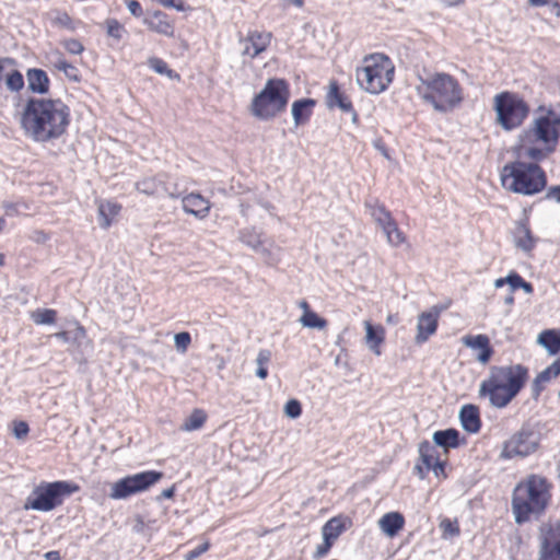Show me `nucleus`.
Wrapping results in <instances>:
<instances>
[{"label":"nucleus","mask_w":560,"mask_h":560,"mask_svg":"<svg viewBox=\"0 0 560 560\" xmlns=\"http://www.w3.org/2000/svg\"><path fill=\"white\" fill-rule=\"evenodd\" d=\"M150 68L159 74L166 75L170 79L179 80V74L168 68L167 63L158 57H151L148 60Z\"/></svg>","instance_id":"obj_37"},{"label":"nucleus","mask_w":560,"mask_h":560,"mask_svg":"<svg viewBox=\"0 0 560 560\" xmlns=\"http://www.w3.org/2000/svg\"><path fill=\"white\" fill-rule=\"evenodd\" d=\"M241 241L256 250L257 253L261 255H269L268 250L262 246V241L260 238L259 234H256L254 232L244 231L241 234Z\"/></svg>","instance_id":"obj_36"},{"label":"nucleus","mask_w":560,"mask_h":560,"mask_svg":"<svg viewBox=\"0 0 560 560\" xmlns=\"http://www.w3.org/2000/svg\"><path fill=\"white\" fill-rule=\"evenodd\" d=\"M366 208L369 209L370 215L382 228V230L394 221L389 211L386 210L384 205L378 203L377 201L374 203H366Z\"/></svg>","instance_id":"obj_33"},{"label":"nucleus","mask_w":560,"mask_h":560,"mask_svg":"<svg viewBox=\"0 0 560 560\" xmlns=\"http://www.w3.org/2000/svg\"><path fill=\"white\" fill-rule=\"evenodd\" d=\"M183 210L197 219H205L210 211V202L199 194H189L182 199Z\"/></svg>","instance_id":"obj_19"},{"label":"nucleus","mask_w":560,"mask_h":560,"mask_svg":"<svg viewBox=\"0 0 560 560\" xmlns=\"http://www.w3.org/2000/svg\"><path fill=\"white\" fill-rule=\"evenodd\" d=\"M163 474L155 470H148L124 477L110 487L109 498L113 500L127 499L139 492L148 490L150 487L159 482Z\"/></svg>","instance_id":"obj_11"},{"label":"nucleus","mask_w":560,"mask_h":560,"mask_svg":"<svg viewBox=\"0 0 560 560\" xmlns=\"http://www.w3.org/2000/svg\"><path fill=\"white\" fill-rule=\"evenodd\" d=\"M289 96V85L284 80L269 79L253 98L250 113L261 120L271 119L285 109Z\"/></svg>","instance_id":"obj_8"},{"label":"nucleus","mask_w":560,"mask_h":560,"mask_svg":"<svg viewBox=\"0 0 560 560\" xmlns=\"http://www.w3.org/2000/svg\"><path fill=\"white\" fill-rule=\"evenodd\" d=\"M538 560H560V547L539 550Z\"/></svg>","instance_id":"obj_51"},{"label":"nucleus","mask_w":560,"mask_h":560,"mask_svg":"<svg viewBox=\"0 0 560 560\" xmlns=\"http://www.w3.org/2000/svg\"><path fill=\"white\" fill-rule=\"evenodd\" d=\"M55 22L65 27H70L71 25V19L67 13H58V15L55 19Z\"/></svg>","instance_id":"obj_58"},{"label":"nucleus","mask_w":560,"mask_h":560,"mask_svg":"<svg viewBox=\"0 0 560 560\" xmlns=\"http://www.w3.org/2000/svg\"><path fill=\"white\" fill-rule=\"evenodd\" d=\"M544 386L545 384L537 383V377L534 378L532 384V392L534 398H537L540 395L541 390L544 389Z\"/></svg>","instance_id":"obj_62"},{"label":"nucleus","mask_w":560,"mask_h":560,"mask_svg":"<svg viewBox=\"0 0 560 560\" xmlns=\"http://www.w3.org/2000/svg\"><path fill=\"white\" fill-rule=\"evenodd\" d=\"M315 105V101L312 98L298 100L292 104V116L295 126L303 124L312 114V108Z\"/></svg>","instance_id":"obj_29"},{"label":"nucleus","mask_w":560,"mask_h":560,"mask_svg":"<svg viewBox=\"0 0 560 560\" xmlns=\"http://www.w3.org/2000/svg\"><path fill=\"white\" fill-rule=\"evenodd\" d=\"M65 49L72 55H80L83 51V45L77 39H68L63 43Z\"/></svg>","instance_id":"obj_52"},{"label":"nucleus","mask_w":560,"mask_h":560,"mask_svg":"<svg viewBox=\"0 0 560 560\" xmlns=\"http://www.w3.org/2000/svg\"><path fill=\"white\" fill-rule=\"evenodd\" d=\"M537 342L544 347L549 354H557L560 351V330L547 329L538 335Z\"/></svg>","instance_id":"obj_30"},{"label":"nucleus","mask_w":560,"mask_h":560,"mask_svg":"<svg viewBox=\"0 0 560 560\" xmlns=\"http://www.w3.org/2000/svg\"><path fill=\"white\" fill-rule=\"evenodd\" d=\"M495 122L505 131L518 128L529 114V106L516 93L501 92L493 97Z\"/></svg>","instance_id":"obj_9"},{"label":"nucleus","mask_w":560,"mask_h":560,"mask_svg":"<svg viewBox=\"0 0 560 560\" xmlns=\"http://www.w3.org/2000/svg\"><path fill=\"white\" fill-rule=\"evenodd\" d=\"M300 323L303 327L315 328L319 330H323L327 327V320L313 311L303 312L302 316L300 317Z\"/></svg>","instance_id":"obj_35"},{"label":"nucleus","mask_w":560,"mask_h":560,"mask_svg":"<svg viewBox=\"0 0 560 560\" xmlns=\"http://www.w3.org/2000/svg\"><path fill=\"white\" fill-rule=\"evenodd\" d=\"M271 42V33L249 31L245 38L241 39L242 55L255 58L267 49Z\"/></svg>","instance_id":"obj_14"},{"label":"nucleus","mask_w":560,"mask_h":560,"mask_svg":"<svg viewBox=\"0 0 560 560\" xmlns=\"http://www.w3.org/2000/svg\"><path fill=\"white\" fill-rule=\"evenodd\" d=\"M419 462L424 465L428 469L431 470L434 463L438 462V450L434 445H432L429 441H422L419 443Z\"/></svg>","instance_id":"obj_32"},{"label":"nucleus","mask_w":560,"mask_h":560,"mask_svg":"<svg viewBox=\"0 0 560 560\" xmlns=\"http://www.w3.org/2000/svg\"><path fill=\"white\" fill-rule=\"evenodd\" d=\"M11 59H1L0 60V81L4 80L5 86L12 91L18 92L24 86V79L20 71L11 69L7 70V66H11Z\"/></svg>","instance_id":"obj_22"},{"label":"nucleus","mask_w":560,"mask_h":560,"mask_svg":"<svg viewBox=\"0 0 560 560\" xmlns=\"http://www.w3.org/2000/svg\"><path fill=\"white\" fill-rule=\"evenodd\" d=\"M560 140V112L539 107L532 122L522 130L514 147L517 159L539 163L548 159Z\"/></svg>","instance_id":"obj_2"},{"label":"nucleus","mask_w":560,"mask_h":560,"mask_svg":"<svg viewBox=\"0 0 560 560\" xmlns=\"http://www.w3.org/2000/svg\"><path fill=\"white\" fill-rule=\"evenodd\" d=\"M127 4V8L129 10V12L136 16V18H139L142 15V8H141V4L139 3V1L137 0H128L126 2Z\"/></svg>","instance_id":"obj_56"},{"label":"nucleus","mask_w":560,"mask_h":560,"mask_svg":"<svg viewBox=\"0 0 560 560\" xmlns=\"http://www.w3.org/2000/svg\"><path fill=\"white\" fill-rule=\"evenodd\" d=\"M326 103L330 108L339 107L342 112L352 110L351 102L340 93L336 81H331L329 83V91L326 96Z\"/></svg>","instance_id":"obj_28"},{"label":"nucleus","mask_w":560,"mask_h":560,"mask_svg":"<svg viewBox=\"0 0 560 560\" xmlns=\"http://www.w3.org/2000/svg\"><path fill=\"white\" fill-rule=\"evenodd\" d=\"M441 310V307L435 305L432 306L429 311L422 312L418 316L417 334L415 337V342L417 345L424 343L432 335L436 332Z\"/></svg>","instance_id":"obj_13"},{"label":"nucleus","mask_w":560,"mask_h":560,"mask_svg":"<svg viewBox=\"0 0 560 560\" xmlns=\"http://www.w3.org/2000/svg\"><path fill=\"white\" fill-rule=\"evenodd\" d=\"M501 184L509 191L532 196L546 187L547 177L539 164L516 158L502 167Z\"/></svg>","instance_id":"obj_6"},{"label":"nucleus","mask_w":560,"mask_h":560,"mask_svg":"<svg viewBox=\"0 0 560 560\" xmlns=\"http://www.w3.org/2000/svg\"><path fill=\"white\" fill-rule=\"evenodd\" d=\"M27 86L33 93L45 94L49 90V79L42 69H30L26 73Z\"/></svg>","instance_id":"obj_25"},{"label":"nucleus","mask_w":560,"mask_h":560,"mask_svg":"<svg viewBox=\"0 0 560 560\" xmlns=\"http://www.w3.org/2000/svg\"><path fill=\"white\" fill-rule=\"evenodd\" d=\"M206 421V415L202 410L196 409L191 412V415L185 420L182 425V430L184 431H194L200 429Z\"/></svg>","instance_id":"obj_39"},{"label":"nucleus","mask_w":560,"mask_h":560,"mask_svg":"<svg viewBox=\"0 0 560 560\" xmlns=\"http://www.w3.org/2000/svg\"><path fill=\"white\" fill-rule=\"evenodd\" d=\"M2 208L4 209L7 215H13V214L20 213L21 208H24L25 210L28 209L27 205L24 202H10V201H4L2 203Z\"/></svg>","instance_id":"obj_50"},{"label":"nucleus","mask_w":560,"mask_h":560,"mask_svg":"<svg viewBox=\"0 0 560 560\" xmlns=\"http://www.w3.org/2000/svg\"><path fill=\"white\" fill-rule=\"evenodd\" d=\"M365 343L368 348L375 354L381 355V345L385 340V329L382 326H374L371 322H364Z\"/></svg>","instance_id":"obj_23"},{"label":"nucleus","mask_w":560,"mask_h":560,"mask_svg":"<svg viewBox=\"0 0 560 560\" xmlns=\"http://www.w3.org/2000/svg\"><path fill=\"white\" fill-rule=\"evenodd\" d=\"M77 487L66 481L43 482L26 499L25 510L48 512L62 503L63 497L71 494Z\"/></svg>","instance_id":"obj_10"},{"label":"nucleus","mask_w":560,"mask_h":560,"mask_svg":"<svg viewBox=\"0 0 560 560\" xmlns=\"http://www.w3.org/2000/svg\"><path fill=\"white\" fill-rule=\"evenodd\" d=\"M332 545L334 541L328 540L327 538H323V542L316 547L314 558L320 559L325 557L329 552Z\"/></svg>","instance_id":"obj_53"},{"label":"nucleus","mask_w":560,"mask_h":560,"mask_svg":"<svg viewBox=\"0 0 560 560\" xmlns=\"http://www.w3.org/2000/svg\"><path fill=\"white\" fill-rule=\"evenodd\" d=\"M52 337H56L68 343L70 346L69 351L73 355L82 352V349L90 345V341L86 338L85 329L79 324H77L73 329L58 331L54 334Z\"/></svg>","instance_id":"obj_15"},{"label":"nucleus","mask_w":560,"mask_h":560,"mask_svg":"<svg viewBox=\"0 0 560 560\" xmlns=\"http://www.w3.org/2000/svg\"><path fill=\"white\" fill-rule=\"evenodd\" d=\"M405 518L399 512H388L378 520L380 529L388 537H394L402 529Z\"/></svg>","instance_id":"obj_24"},{"label":"nucleus","mask_w":560,"mask_h":560,"mask_svg":"<svg viewBox=\"0 0 560 560\" xmlns=\"http://www.w3.org/2000/svg\"><path fill=\"white\" fill-rule=\"evenodd\" d=\"M514 243L517 248L525 253L530 252L535 247L536 240L526 223H517L514 230Z\"/></svg>","instance_id":"obj_26"},{"label":"nucleus","mask_w":560,"mask_h":560,"mask_svg":"<svg viewBox=\"0 0 560 560\" xmlns=\"http://www.w3.org/2000/svg\"><path fill=\"white\" fill-rule=\"evenodd\" d=\"M54 67L62 71L68 79L75 82L80 80L79 70L61 56H58L57 60L54 62Z\"/></svg>","instance_id":"obj_41"},{"label":"nucleus","mask_w":560,"mask_h":560,"mask_svg":"<svg viewBox=\"0 0 560 560\" xmlns=\"http://www.w3.org/2000/svg\"><path fill=\"white\" fill-rule=\"evenodd\" d=\"M208 548H209V544L208 542L199 545L198 547L194 548L192 550H190L189 552H187L185 555V560H195L200 555L206 552L208 550Z\"/></svg>","instance_id":"obj_54"},{"label":"nucleus","mask_w":560,"mask_h":560,"mask_svg":"<svg viewBox=\"0 0 560 560\" xmlns=\"http://www.w3.org/2000/svg\"><path fill=\"white\" fill-rule=\"evenodd\" d=\"M174 492H175V489L174 487H171L168 489H165L161 492V495L160 498H164V499H171L174 497Z\"/></svg>","instance_id":"obj_63"},{"label":"nucleus","mask_w":560,"mask_h":560,"mask_svg":"<svg viewBox=\"0 0 560 560\" xmlns=\"http://www.w3.org/2000/svg\"><path fill=\"white\" fill-rule=\"evenodd\" d=\"M271 361V351L268 349H261L259 350L257 358H256V376L260 380H265L268 376V370L267 365Z\"/></svg>","instance_id":"obj_38"},{"label":"nucleus","mask_w":560,"mask_h":560,"mask_svg":"<svg viewBox=\"0 0 560 560\" xmlns=\"http://www.w3.org/2000/svg\"><path fill=\"white\" fill-rule=\"evenodd\" d=\"M462 341L466 347L478 351L476 359L480 363L486 364L489 362V360L493 353V350L490 346V340H489L488 336H486V335H476V336L467 335L462 338Z\"/></svg>","instance_id":"obj_18"},{"label":"nucleus","mask_w":560,"mask_h":560,"mask_svg":"<svg viewBox=\"0 0 560 560\" xmlns=\"http://www.w3.org/2000/svg\"><path fill=\"white\" fill-rule=\"evenodd\" d=\"M526 293L530 294L533 292V285L529 282H526L524 279L520 285Z\"/></svg>","instance_id":"obj_64"},{"label":"nucleus","mask_w":560,"mask_h":560,"mask_svg":"<svg viewBox=\"0 0 560 560\" xmlns=\"http://www.w3.org/2000/svg\"><path fill=\"white\" fill-rule=\"evenodd\" d=\"M395 67L384 54L365 56L357 68L355 79L359 86L368 93L380 94L392 83Z\"/></svg>","instance_id":"obj_7"},{"label":"nucleus","mask_w":560,"mask_h":560,"mask_svg":"<svg viewBox=\"0 0 560 560\" xmlns=\"http://www.w3.org/2000/svg\"><path fill=\"white\" fill-rule=\"evenodd\" d=\"M538 445V433L529 425H523L516 433L505 441L501 451V457L505 459L525 457L534 453Z\"/></svg>","instance_id":"obj_12"},{"label":"nucleus","mask_w":560,"mask_h":560,"mask_svg":"<svg viewBox=\"0 0 560 560\" xmlns=\"http://www.w3.org/2000/svg\"><path fill=\"white\" fill-rule=\"evenodd\" d=\"M560 375V357L537 374V383L547 384Z\"/></svg>","instance_id":"obj_40"},{"label":"nucleus","mask_w":560,"mask_h":560,"mask_svg":"<svg viewBox=\"0 0 560 560\" xmlns=\"http://www.w3.org/2000/svg\"><path fill=\"white\" fill-rule=\"evenodd\" d=\"M523 281V278L516 273L511 272L505 278H499L494 281L495 288H502L505 283H508L511 288V291L514 292L516 289H520L521 282Z\"/></svg>","instance_id":"obj_44"},{"label":"nucleus","mask_w":560,"mask_h":560,"mask_svg":"<svg viewBox=\"0 0 560 560\" xmlns=\"http://www.w3.org/2000/svg\"><path fill=\"white\" fill-rule=\"evenodd\" d=\"M107 35L116 40H120L126 33L124 26L115 19H108L105 22Z\"/></svg>","instance_id":"obj_45"},{"label":"nucleus","mask_w":560,"mask_h":560,"mask_svg":"<svg viewBox=\"0 0 560 560\" xmlns=\"http://www.w3.org/2000/svg\"><path fill=\"white\" fill-rule=\"evenodd\" d=\"M528 376V369L522 364L492 366L480 383L479 397H487L494 408H505L525 386Z\"/></svg>","instance_id":"obj_3"},{"label":"nucleus","mask_w":560,"mask_h":560,"mask_svg":"<svg viewBox=\"0 0 560 560\" xmlns=\"http://www.w3.org/2000/svg\"><path fill=\"white\" fill-rule=\"evenodd\" d=\"M30 432L28 424L25 421L13 422V435L18 440H24Z\"/></svg>","instance_id":"obj_49"},{"label":"nucleus","mask_w":560,"mask_h":560,"mask_svg":"<svg viewBox=\"0 0 560 560\" xmlns=\"http://www.w3.org/2000/svg\"><path fill=\"white\" fill-rule=\"evenodd\" d=\"M546 198L560 203V185L549 187L546 192Z\"/></svg>","instance_id":"obj_57"},{"label":"nucleus","mask_w":560,"mask_h":560,"mask_svg":"<svg viewBox=\"0 0 560 560\" xmlns=\"http://www.w3.org/2000/svg\"><path fill=\"white\" fill-rule=\"evenodd\" d=\"M416 92L423 103L441 114H448L464 100V90L457 79L445 72L418 75Z\"/></svg>","instance_id":"obj_4"},{"label":"nucleus","mask_w":560,"mask_h":560,"mask_svg":"<svg viewBox=\"0 0 560 560\" xmlns=\"http://www.w3.org/2000/svg\"><path fill=\"white\" fill-rule=\"evenodd\" d=\"M191 342L190 334L187 331L178 332L174 336V343L176 350L180 353H185Z\"/></svg>","instance_id":"obj_46"},{"label":"nucleus","mask_w":560,"mask_h":560,"mask_svg":"<svg viewBox=\"0 0 560 560\" xmlns=\"http://www.w3.org/2000/svg\"><path fill=\"white\" fill-rule=\"evenodd\" d=\"M444 462L438 459L436 463H434L433 467L431 468V470L434 472V475L440 478V477H445V472H444Z\"/></svg>","instance_id":"obj_59"},{"label":"nucleus","mask_w":560,"mask_h":560,"mask_svg":"<svg viewBox=\"0 0 560 560\" xmlns=\"http://www.w3.org/2000/svg\"><path fill=\"white\" fill-rule=\"evenodd\" d=\"M301 412H302L301 404L295 399L289 400L284 406V413L289 418L295 419V418L300 417Z\"/></svg>","instance_id":"obj_48"},{"label":"nucleus","mask_w":560,"mask_h":560,"mask_svg":"<svg viewBox=\"0 0 560 560\" xmlns=\"http://www.w3.org/2000/svg\"><path fill=\"white\" fill-rule=\"evenodd\" d=\"M100 225L104 230H107L113 220L118 215L120 206L113 201H100L97 206Z\"/></svg>","instance_id":"obj_27"},{"label":"nucleus","mask_w":560,"mask_h":560,"mask_svg":"<svg viewBox=\"0 0 560 560\" xmlns=\"http://www.w3.org/2000/svg\"><path fill=\"white\" fill-rule=\"evenodd\" d=\"M550 486L547 479L533 475L526 481L518 483L512 497V511L517 524L538 516L547 508L550 500Z\"/></svg>","instance_id":"obj_5"},{"label":"nucleus","mask_w":560,"mask_h":560,"mask_svg":"<svg viewBox=\"0 0 560 560\" xmlns=\"http://www.w3.org/2000/svg\"><path fill=\"white\" fill-rule=\"evenodd\" d=\"M136 188L138 191H140L147 196H154V197L168 196L171 198H178L177 194L168 190V188L165 185L164 178L161 175L143 178L142 180L137 182Z\"/></svg>","instance_id":"obj_16"},{"label":"nucleus","mask_w":560,"mask_h":560,"mask_svg":"<svg viewBox=\"0 0 560 560\" xmlns=\"http://www.w3.org/2000/svg\"><path fill=\"white\" fill-rule=\"evenodd\" d=\"M413 470L416 471V474L418 475V477L420 479H423L427 474L430 471V469H428L427 467H424V465L420 462H418L413 468Z\"/></svg>","instance_id":"obj_61"},{"label":"nucleus","mask_w":560,"mask_h":560,"mask_svg":"<svg viewBox=\"0 0 560 560\" xmlns=\"http://www.w3.org/2000/svg\"><path fill=\"white\" fill-rule=\"evenodd\" d=\"M440 528L445 537H455L459 535V527L456 522H452L450 518H444L440 523Z\"/></svg>","instance_id":"obj_47"},{"label":"nucleus","mask_w":560,"mask_h":560,"mask_svg":"<svg viewBox=\"0 0 560 560\" xmlns=\"http://www.w3.org/2000/svg\"><path fill=\"white\" fill-rule=\"evenodd\" d=\"M345 524L340 517H332L322 528L323 538L336 541L337 538L343 533Z\"/></svg>","instance_id":"obj_34"},{"label":"nucleus","mask_w":560,"mask_h":560,"mask_svg":"<svg viewBox=\"0 0 560 560\" xmlns=\"http://www.w3.org/2000/svg\"><path fill=\"white\" fill-rule=\"evenodd\" d=\"M56 311L54 310H36L32 313V319L37 325L54 324L56 322Z\"/></svg>","instance_id":"obj_43"},{"label":"nucleus","mask_w":560,"mask_h":560,"mask_svg":"<svg viewBox=\"0 0 560 560\" xmlns=\"http://www.w3.org/2000/svg\"><path fill=\"white\" fill-rule=\"evenodd\" d=\"M459 432L456 429H446L436 431L433 434V442L436 446L443 447L445 451L448 448L457 447L459 442Z\"/></svg>","instance_id":"obj_31"},{"label":"nucleus","mask_w":560,"mask_h":560,"mask_svg":"<svg viewBox=\"0 0 560 560\" xmlns=\"http://www.w3.org/2000/svg\"><path fill=\"white\" fill-rule=\"evenodd\" d=\"M548 7L549 13L555 15L556 18H560V2L549 0Z\"/></svg>","instance_id":"obj_60"},{"label":"nucleus","mask_w":560,"mask_h":560,"mask_svg":"<svg viewBox=\"0 0 560 560\" xmlns=\"http://www.w3.org/2000/svg\"><path fill=\"white\" fill-rule=\"evenodd\" d=\"M159 3L165 8H173L179 12L185 11L183 0H158Z\"/></svg>","instance_id":"obj_55"},{"label":"nucleus","mask_w":560,"mask_h":560,"mask_svg":"<svg viewBox=\"0 0 560 560\" xmlns=\"http://www.w3.org/2000/svg\"><path fill=\"white\" fill-rule=\"evenodd\" d=\"M383 232L387 237V242L393 246H399L405 241L402 232L398 229L395 221H393L386 228H384Z\"/></svg>","instance_id":"obj_42"},{"label":"nucleus","mask_w":560,"mask_h":560,"mask_svg":"<svg viewBox=\"0 0 560 560\" xmlns=\"http://www.w3.org/2000/svg\"><path fill=\"white\" fill-rule=\"evenodd\" d=\"M539 550L560 547V522L544 523L539 528Z\"/></svg>","instance_id":"obj_20"},{"label":"nucleus","mask_w":560,"mask_h":560,"mask_svg":"<svg viewBox=\"0 0 560 560\" xmlns=\"http://www.w3.org/2000/svg\"><path fill=\"white\" fill-rule=\"evenodd\" d=\"M143 23L149 27V30L158 34L167 37L174 36V23L168 18V15L162 11H153L148 13L143 19Z\"/></svg>","instance_id":"obj_17"},{"label":"nucleus","mask_w":560,"mask_h":560,"mask_svg":"<svg viewBox=\"0 0 560 560\" xmlns=\"http://www.w3.org/2000/svg\"><path fill=\"white\" fill-rule=\"evenodd\" d=\"M24 136L47 143L61 138L70 125L71 112L60 98L30 97L16 113Z\"/></svg>","instance_id":"obj_1"},{"label":"nucleus","mask_w":560,"mask_h":560,"mask_svg":"<svg viewBox=\"0 0 560 560\" xmlns=\"http://www.w3.org/2000/svg\"><path fill=\"white\" fill-rule=\"evenodd\" d=\"M463 429L468 433H477L481 427L479 409L475 405H465L459 410Z\"/></svg>","instance_id":"obj_21"}]
</instances>
